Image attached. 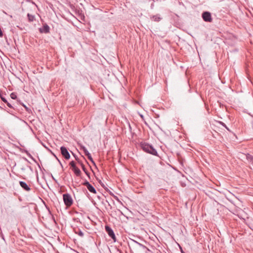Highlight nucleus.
Instances as JSON below:
<instances>
[{
	"mask_svg": "<svg viewBox=\"0 0 253 253\" xmlns=\"http://www.w3.org/2000/svg\"><path fill=\"white\" fill-rule=\"evenodd\" d=\"M82 149L84 151V154L85 155H87L88 153H89V152L88 151L87 149L84 146H82Z\"/></svg>",
	"mask_w": 253,
	"mask_h": 253,
	"instance_id": "dca6fc26",
	"label": "nucleus"
},
{
	"mask_svg": "<svg viewBox=\"0 0 253 253\" xmlns=\"http://www.w3.org/2000/svg\"><path fill=\"white\" fill-rule=\"evenodd\" d=\"M27 16H28V21L29 22H33L35 20V16L33 15L28 13L27 14Z\"/></svg>",
	"mask_w": 253,
	"mask_h": 253,
	"instance_id": "f8f14e48",
	"label": "nucleus"
},
{
	"mask_svg": "<svg viewBox=\"0 0 253 253\" xmlns=\"http://www.w3.org/2000/svg\"><path fill=\"white\" fill-rule=\"evenodd\" d=\"M221 125H222L223 126L225 127H226V128L227 130H229V129H228V127L226 126V125H225V124H224L223 123H221Z\"/></svg>",
	"mask_w": 253,
	"mask_h": 253,
	"instance_id": "412c9836",
	"label": "nucleus"
},
{
	"mask_svg": "<svg viewBox=\"0 0 253 253\" xmlns=\"http://www.w3.org/2000/svg\"><path fill=\"white\" fill-rule=\"evenodd\" d=\"M246 156L247 160L253 166V156L249 154H247Z\"/></svg>",
	"mask_w": 253,
	"mask_h": 253,
	"instance_id": "1a4fd4ad",
	"label": "nucleus"
},
{
	"mask_svg": "<svg viewBox=\"0 0 253 253\" xmlns=\"http://www.w3.org/2000/svg\"><path fill=\"white\" fill-rule=\"evenodd\" d=\"M181 252H182V253H184V252H183V251H182Z\"/></svg>",
	"mask_w": 253,
	"mask_h": 253,
	"instance_id": "b1692460",
	"label": "nucleus"
},
{
	"mask_svg": "<svg viewBox=\"0 0 253 253\" xmlns=\"http://www.w3.org/2000/svg\"><path fill=\"white\" fill-rule=\"evenodd\" d=\"M140 146L142 150L145 152L155 156H157L158 153L157 151L150 144L145 142L141 143Z\"/></svg>",
	"mask_w": 253,
	"mask_h": 253,
	"instance_id": "f257e3e1",
	"label": "nucleus"
},
{
	"mask_svg": "<svg viewBox=\"0 0 253 253\" xmlns=\"http://www.w3.org/2000/svg\"><path fill=\"white\" fill-rule=\"evenodd\" d=\"M78 235L81 237H83L84 236V233L81 231H80L78 233Z\"/></svg>",
	"mask_w": 253,
	"mask_h": 253,
	"instance_id": "aec40b11",
	"label": "nucleus"
},
{
	"mask_svg": "<svg viewBox=\"0 0 253 253\" xmlns=\"http://www.w3.org/2000/svg\"><path fill=\"white\" fill-rule=\"evenodd\" d=\"M140 247H141L143 249H144L145 250V253H151V251L149 249H148L146 247H145V246L143 245L142 244H140V243H139L137 242H135Z\"/></svg>",
	"mask_w": 253,
	"mask_h": 253,
	"instance_id": "9d476101",
	"label": "nucleus"
},
{
	"mask_svg": "<svg viewBox=\"0 0 253 253\" xmlns=\"http://www.w3.org/2000/svg\"><path fill=\"white\" fill-rule=\"evenodd\" d=\"M70 165L71 166V167L72 168V169H74V168H76L77 167L76 165H75V163L74 162V161H71L70 163Z\"/></svg>",
	"mask_w": 253,
	"mask_h": 253,
	"instance_id": "f3484780",
	"label": "nucleus"
},
{
	"mask_svg": "<svg viewBox=\"0 0 253 253\" xmlns=\"http://www.w3.org/2000/svg\"><path fill=\"white\" fill-rule=\"evenodd\" d=\"M49 27L47 24H44L42 28L39 29V31L41 33H48L49 32Z\"/></svg>",
	"mask_w": 253,
	"mask_h": 253,
	"instance_id": "0eeeda50",
	"label": "nucleus"
},
{
	"mask_svg": "<svg viewBox=\"0 0 253 253\" xmlns=\"http://www.w3.org/2000/svg\"><path fill=\"white\" fill-rule=\"evenodd\" d=\"M19 184L20 186L26 191H29L30 190V188L29 186L24 181H20Z\"/></svg>",
	"mask_w": 253,
	"mask_h": 253,
	"instance_id": "6e6552de",
	"label": "nucleus"
},
{
	"mask_svg": "<svg viewBox=\"0 0 253 253\" xmlns=\"http://www.w3.org/2000/svg\"><path fill=\"white\" fill-rule=\"evenodd\" d=\"M81 166H82L83 169L85 172V169L84 166L83 164H81Z\"/></svg>",
	"mask_w": 253,
	"mask_h": 253,
	"instance_id": "4be33fe9",
	"label": "nucleus"
},
{
	"mask_svg": "<svg viewBox=\"0 0 253 253\" xmlns=\"http://www.w3.org/2000/svg\"><path fill=\"white\" fill-rule=\"evenodd\" d=\"M72 170L74 171V173L77 176H80L81 171L78 168H74V169H72Z\"/></svg>",
	"mask_w": 253,
	"mask_h": 253,
	"instance_id": "9b49d317",
	"label": "nucleus"
},
{
	"mask_svg": "<svg viewBox=\"0 0 253 253\" xmlns=\"http://www.w3.org/2000/svg\"><path fill=\"white\" fill-rule=\"evenodd\" d=\"M86 156L87 157L88 159L92 162L93 163V164H94V162L93 160V159L91 156V154L89 153H88L87 155H86Z\"/></svg>",
	"mask_w": 253,
	"mask_h": 253,
	"instance_id": "2eb2a0df",
	"label": "nucleus"
},
{
	"mask_svg": "<svg viewBox=\"0 0 253 253\" xmlns=\"http://www.w3.org/2000/svg\"><path fill=\"white\" fill-rule=\"evenodd\" d=\"M105 230L109 236L112 238L114 242H116V238L113 230L108 226H105Z\"/></svg>",
	"mask_w": 253,
	"mask_h": 253,
	"instance_id": "7ed1b4c3",
	"label": "nucleus"
},
{
	"mask_svg": "<svg viewBox=\"0 0 253 253\" xmlns=\"http://www.w3.org/2000/svg\"><path fill=\"white\" fill-rule=\"evenodd\" d=\"M60 150L61 154L65 158V159L67 160L69 159L70 158V155L67 148L65 147L62 146L60 148Z\"/></svg>",
	"mask_w": 253,
	"mask_h": 253,
	"instance_id": "20e7f679",
	"label": "nucleus"
},
{
	"mask_svg": "<svg viewBox=\"0 0 253 253\" xmlns=\"http://www.w3.org/2000/svg\"><path fill=\"white\" fill-rule=\"evenodd\" d=\"M202 17L206 22H211L212 21L211 14L209 12H204L202 14Z\"/></svg>",
	"mask_w": 253,
	"mask_h": 253,
	"instance_id": "39448f33",
	"label": "nucleus"
},
{
	"mask_svg": "<svg viewBox=\"0 0 253 253\" xmlns=\"http://www.w3.org/2000/svg\"><path fill=\"white\" fill-rule=\"evenodd\" d=\"M83 185L85 186L87 189L91 192L94 194L96 193V191L94 187L92 186L88 181H85L83 183Z\"/></svg>",
	"mask_w": 253,
	"mask_h": 253,
	"instance_id": "423d86ee",
	"label": "nucleus"
},
{
	"mask_svg": "<svg viewBox=\"0 0 253 253\" xmlns=\"http://www.w3.org/2000/svg\"><path fill=\"white\" fill-rule=\"evenodd\" d=\"M10 97L13 99H16L17 98L16 93L15 92H12L10 94Z\"/></svg>",
	"mask_w": 253,
	"mask_h": 253,
	"instance_id": "4468645a",
	"label": "nucleus"
},
{
	"mask_svg": "<svg viewBox=\"0 0 253 253\" xmlns=\"http://www.w3.org/2000/svg\"><path fill=\"white\" fill-rule=\"evenodd\" d=\"M64 202L67 207L71 206L73 204V200L71 195L69 194H65L63 196Z\"/></svg>",
	"mask_w": 253,
	"mask_h": 253,
	"instance_id": "f03ea898",
	"label": "nucleus"
},
{
	"mask_svg": "<svg viewBox=\"0 0 253 253\" xmlns=\"http://www.w3.org/2000/svg\"><path fill=\"white\" fill-rule=\"evenodd\" d=\"M152 20H153V21H157V22H158L159 21H160V20L161 19V18L159 16H157V15H155V16H153L152 18H151Z\"/></svg>",
	"mask_w": 253,
	"mask_h": 253,
	"instance_id": "ddd939ff",
	"label": "nucleus"
},
{
	"mask_svg": "<svg viewBox=\"0 0 253 253\" xmlns=\"http://www.w3.org/2000/svg\"><path fill=\"white\" fill-rule=\"evenodd\" d=\"M22 105H23V106L24 107V108L26 109V110L27 111H28L29 108L25 105H24V104H22Z\"/></svg>",
	"mask_w": 253,
	"mask_h": 253,
	"instance_id": "5701e85b",
	"label": "nucleus"
},
{
	"mask_svg": "<svg viewBox=\"0 0 253 253\" xmlns=\"http://www.w3.org/2000/svg\"><path fill=\"white\" fill-rule=\"evenodd\" d=\"M0 97L1 99L2 100V101L3 102H7V100H6V99L4 97H3L2 96V95L1 94V93H0Z\"/></svg>",
	"mask_w": 253,
	"mask_h": 253,
	"instance_id": "a211bd4d",
	"label": "nucleus"
},
{
	"mask_svg": "<svg viewBox=\"0 0 253 253\" xmlns=\"http://www.w3.org/2000/svg\"><path fill=\"white\" fill-rule=\"evenodd\" d=\"M5 103H6L7 105L9 107H10L11 108H14V107L11 105V104L10 103H9V102H8L7 101V102H5Z\"/></svg>",
	"mask_w": 253,
	"mask_h": 253,
	"instance_id": "6ab92c4d",
	"label": "nucleus"
}]
</instances>
